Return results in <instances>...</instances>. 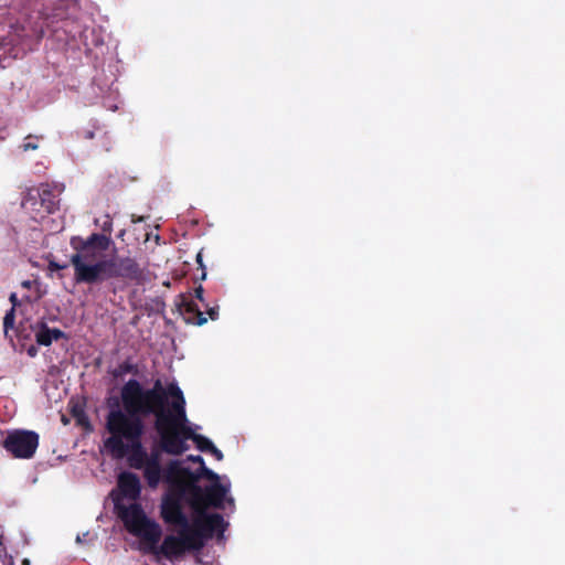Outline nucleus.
<instances>
[{"instance_id":"473e14b6","label":"nucleus","mask_w":565,"mask_h":565,"mask_svg":"<svg viewBox=\"0 0 565 565\" xmlns=\"http://www.w3.org/2000/svg\"><path fill=\"white\" fill-rule=\"evenodd\" d=\"M0 546H2V537L0 536Z\"/></svg>"},{"instance_id":"9b49d317","label":"nucleus","mask_w":565,"mask_h":565,"mask_svg":"<svg viewBox=\"0 0 565 565\" xmlns=\"http://www.w3.org/2000/svg\"><path fill=\"white\" fill-rule=\"evenodd\" d=\"M32 330L34 331L35 342L39 345L49 347L53 341L67 339V335L64 331L57 328L51 329L43 319L38 320L32 326Z\"/></svg>"},{"instance_id":"9d476101","label":"nucleus","mask_w":565,"mask_h":565,"mask_svg":"<svg viewBox=\"0 0 565 565\" xmlns=\"http://www.w3.org/2000/svg\"><path fill=\"white\" fill-rule=\"evenodd\" d=\"M228 492V487L223 486L220 482L212 483L206 486L203 489V498H202V509L206 510L209 507H213L215 509H223L224 501L227 500L228 503L233 504V498H226Z\"/></svg>"},{"instance_id":"0eeeda50","label":"nucleus","mask_w":565,"mask_h":565,"mask_svg":"<svg viewBox=\"0 0 565 565\" xmlns=\"http://www.w3.org/2000/svg\"><path fill=\"white\" fill-rule=\"evenodd\" d=\"M166 469L171 478H177L180 481V488L189 490V499H194L195 503L203 498V489L198 484L202 478L213 483L220 482L218 475L209 469L205 463L193 471L189 467H184L181 461L172 460Z\"/></svg>"},{"instance_id":"4468645a","label":"nucleus","mask_w":565,"mask_h":565,"mask_svg":"<svg viewBox=\"0 0 565 565\" xmlns=\"http://www.w3.org/2000/svg\"><path fill=\"white\" fill-rule=\"evenodd\" d=\"M35 192L40 194L42 205H44V213L52 214L60 206V190L52 189L49 184H41L40 188L35 189Z\"/></svg>"},{"instance_id":"20e7f679","label":"nucleus","mask_w":565,"mask_h":565,"mask_svg":"<svg viewBox=\"0 0 565 565\" xmlns=\"http://www.w3.org/2000/svg\"><path fill=\"white\" fill-rule=\"evenodd\" d=\"M189 503L194 511L192 524L188 521V526L182 530L186 534L188 539L192 544L193 551L201 550L204 546L205 541L212 539L214 533H224L226 523L218 513H206L202 509V500L195 503L194 499H189Z\"/></svg>"},{"instance_id":"a878e982","label":"nucleus","mask_w":565,"mask_h":565,"mask_svg":"<svg viewBox=\"0 0 565 565\" xmlns=\"http://www.w3.org/2000/svg\"><path fill=\"white\" fill-rule=\"evenodd\" d=\"M188 460H189V461H192V462H194V463H198V465H199V467H200V466H203V465L205 463V462H204V459H203L201 456H199V455H198V456L190 455V456H188Z\"/></svg>"},{"instance_id":"cd10ccee","label":"nucleus","mask_w":565,"mask_h":565,"mask_svg":"<svg viewBox=\"0 0 565 565\" xmlns=\"http://www.w3.org/2000/svg\"><path fill=\"white\" fill-rule=\"evenodd\" d=\"M9 300H10V302L12 303V307H11V308H14V309H15L18 306H20V301H19L18 296H17V294H15V292H12V294L10 295Z\"/></svg>"},{"instance_id":"5701e85b","label":"nucleus","mask_w":565,"mask_h":565,"mask_svg":"<svg viewBox=\"0 0 565 565\" xmlns=\"http://www.w3.org/2000/svg\"><path fill=\"white\" fill-rule=\"evenodd\" d=\"M22 150L23 151H29V150H36L39 148L38 143L36 142H33V141H25L22 146H21Z\"/></svg>"},{"instance_id":"f03ea898","label":"nucleus","mask_w":565,"mask_h":565,"mask_svg":"<svg viewBox=\"0 0 565 565\" xmlns=\"http://www.w3.org/2000/svg\"><path fill=\"white\" fill-rule=\"evenodd\" d=\"M111 222L103 225V233L88 237L72 236L70 245L74 250L70 263L74 269L76 284L98 285L109 279H122L142 284L147 279V265L131 256L100 258L111 243Z\"/></svg>"},{"instance_id":"412c9836","label":"nucleus","mask_w":565,"mask_h":565,"mask_svg":"<svg viewBox=\"0 0 565 565\" xmlns=\"http://www.w3.org/2000/svg\"><path fill=\"white\" fill-rule=\"evenodd\" d=\"M204 306L206 308V313H207L209 318L213 321L217 320L218 319V306L210 307L206 303Z\"/></svg>"},{"instance_id":"4be33fe9","label":"nucleus","mask_w":565,"mask_h":565,"mask_svg":"<svg viewBox=\"0 0 565 565\" xmlns=\"http://www.w3.org/2000/svg\"><path fill=\"white\" fill-rule=\"evenodd\" d=\"M196 263L199 264L200 268L202 269L201 279L203 280L206 277V271H205V266H204L203 259H202V250H200L196 254Z\"/></svg>"},{"instance_id":"dca6fc26","label":"nucleus","mask_w":565,"mask_h":565,"mask_svg":"<svg viewBox=\"0 0 565 565\" xmlns=\"http://www.w3.org/2000/svg\"><path fill=\"white\" fill-rule=\"evenodd\" d=\"M143 477L150 488H156L161 477L164 479V470H162L161 466H145L143 468Z\"/></svg>"},{"instance_id":"f257e3e1","label":"nucleus","mask_w":565,"mask_h":565,"mask_svg":"<svg viewBox=\"0 0 565 565\" xmlns=\"http://www.w3.org/2000/svg\"><path fill=\"white\" fill-rule=\"evenodd\" d=\"M122 408L110 409L106 416L105 428L109 437L105 448L116 458L128 456L130 467L142 469L147 465L148 452L142 445L146 431L145 418L153 416L157 420L167 403L161 380L151 387H145L138 380L130 379L120 390Z\"/></svg>"},{"instance_id":"39448f33","label":"nucleus","mask_w":565,"mask_h":565,"mask_svg":"<svg viewBox=\"0 0 565 565\" xmlns=\"http://www.w3.org/2000/svg\"><path fill=\"white\" fill-rule=\"evenodd\" d=\"M115 510L122 521L126 530L139 537L145 546L147 543H154L160 533V525L148 519L141 504L131 503L125 505L119 498L114 499Z\"/></svg>"},{"instance_id":"6e6552de","label":"nucleus","mask_w":565,"mask_h":565,"mask_svg":"<svg viewBox=\"0 0 565 565\" xmlns=\"http://www.w3.org/2000/svg\"><path fill=\"white\" fill-rule=\"evenodd\" d=\"M162 536V529L154 543H147L143 546L146 553L152 554L157 562L160 557H164L169 561L178 559L182 557L188 551H192V544L188 539L186 534L182 529L179 531V535H167L164 536L161 544H159Z\"/></svg>"},{"instance_id":"7c9ffc66","label":"nucleus","mask_w":565,"mask_h":565,"mask_svg":"<svg viewBox=\"0 0 565 565\" xmlns=\"http://www.w3.org/2000/svg\"><path fill=\"white\" fill-rule=\"evenodd\" d=\"M4 555H6V548L2 545V546H0V558H2V556H4Z\"/></svg>"},{"instance_id":"bb28decb","label":"nucleus","mask_w":565,"mask_h":565,"mask_svg":"<svg viewBox=\"0 0 565 565\" xmlns=\"http://www.w3.org/2000/svg\"><path fill=\"white\" fill-rule=\"evenodd\" d=\"M67 267V265L63 264H58L56 262H50L49 264V268L52 269V270H61V269H65Z\"/></svg>"},{"instance_id":"393cba45","label":"nucleus","mask_w":565,"mask_h":565,"mask_svg":"<svg viewBox=\"0 0 565 565\" xmlns=\"http://www.w3.org/2000/svg\"><path fill=\"white\" fill-rule=\"evenodd\" d=\"M203 292H204V289L202 286H199L198 288H195L194 290V294H195V298L201 301L203 305H205V301H204V297H203Z\"/></svg>"},{"instance_id":"c85d7f7f","label":"nucleus","mask_w":565,"mask_h":565,"mask_svg":"<svg viewBox=\"0 0 565 565\" xmlns=\"http://www.w3.org/2000/svg\"><path fill=\"white\" fill-rule=\"evenodd\" d=\"M82 137H83L84 139H88V140H90V139H93V138L95 137V131H94V130H84V131L82 132Z\"/></svg>"},{"instance_id":"a211bd4d","label":"nucleus","mask_w":565,"mask_h":565,"mask_svg":"<svg viewBox=\"0 0 565 565\" xmlns=\"http://www.w3.org/2000/svg\"><path fill=\"white\" fill-rule=\"evenodd\" d=\"M14 320H15V310H14V308H11L9 311H7V313L3 318V332L6 335H8L9 330L13 329Z\"/></svg>"},{"instance_id":"aec40b11","label":"nucleus","mask_w":565,"mask_h":565,"mask_svg":"<svg viewBox=\"0 0 565 565\" xmlns=\"http://www.w3.org/2000/svg\"><path fill=\"white\" fill-rule=\"evenodd\" d=\"M100 140L104 151L109 152L113 148V141L110 136L107 132H104Z\"/></svg>"},{"instance_id":"1a4fd4ad","label":"nucleus","mask_w":565,"mask_h":565,"mask_svg":"<svg viewBox=\"0 0 565 565\" xmlns=\"http://www.w3.org/2000/svg\"><path fill=\"white\" fill-rule=\"evenodd\" d=\"M2 446L14 458L29 459L39 446V435L32 430H14L8 434Z\"/></svg>"},{"instance_id":"b1692460","label":"nucleus","mask_w":565,"mask_h":565,"mask_svg":"<svg viewBox=\"0 0 565 565\" xmlns=\"http://www.w3.org/2000/svg\"><path fill=\"white\" fill-rule=\"evenodd\" d=\"M210 454L218 461L223 460L224 458L223 452L218 448H216L215 445L210 450Z\"/></svg>"},{"instance_id":"7ed1b4c3","label":"nucleus","mask_w":565,"mask_h":565,"mask_svg":"<svg viewBox=\"0 0 565 565\" xmlns=\"http://www.w3.org/2000/svg\"><path fill=\"white\" fill-rule=\"evenodd\" d=\"M167 396L163 412H160L153 427L159 436V445L162 451L173 456H180L189 449L188 440H192L196 448L203 452H210L214 444L205 436L196 434L186 415V402L181 388L171 383L163 385Z\"/></svg>"},{"instance_id":"2f4dec72","label":"nucleus","mask_w":565,"mask_h":565,"mask_svg":"<svg viewBox=\"0 0 565 565\" xmlns=\"http://www.w3.org/2000/svg\"><path fill=\"white\" fill-rule=\"evenodd\" d=\"M23 286H24V287H29V286H30V281H24V282H23Z\"/></svg>"},{"instance_id":"f3484780","label":"nucleus","mask_w":565,"mask_h":565,"mask_svg":"<svg viewBox=\"0 0 565 565\" xmlns=\"http://www.w3.org/2000/svg\"><path fill=\"white\" fill-rule=\"evenodd\" d=\"M129 373H132V374L137 373V366L134 363H131L130 361L122 362L116 369H114L111 371V375L115 379L122 377Z\"/></svg>"},{"instance_id":"c756f323","label":"nucleus","mask_w":565,"mask_h":565,"mask_svg":"<svg viewBox=\"0 0 565 565\" xmlns=\"http://www.w3.org/2000/svg\"><path fill=\"white\" fill-rule=\"evenodd\" d=\"M28 355L34 358L38 354V349L34 345H31L28 350Z\"/></svg>"},{"instance_id":"2eb2a0df","label":"nucleus","mask_w":565,"mask_h":565,"mask_svg":"<svg viewBox=\"0 0 565 565\" xmlns=\"http://www.w3.org/2000/svg\"><path fill=\"white\" fill-rule=\"evenodd\" d=\"M40 203H42L40 194L35 192V189H30L24 195L21 205L32 218L38 220L39 217L47 215L44 213V205Z\"/></svg>"},{"instance_id":"f8f14e48","label":"nucleus","mask_w":565,"mask_h":565,"mask_svg":"<svg viewBox=\"0 0 565 565\" xmlns=\"http://www.w3.org/2000/svg\"><path fill=\"white\" fill-rule=\"evenodd\" d=\"M118 489L122 498L132 501L137 500L141 493L139 477L134 472H121L118 477Z\"/></svg>"},{"instance_id":"423d86ee","label":"nucleus","mask_w":565,"mask_h":565,"mask_svg":"<svg viewBox=\"0 0 565 565\" xmlns=\"http://www.w3.org/2000/svg\"><path fill=\"white\" fill-rule=\"evenodd\" d=\"M164 481L169 484V491L162 499L160 515L168 525L186 527L189 519L183 511L182 502L184 499L189 501V490L180 488V481L177 478H171L167 469Z\"/></svg>"},{"instance_id":"6ab92c4d","label":"nucleus","mask_w":565,"mask_h":565,"mask_svg":"<svg viewBox=\"0 0 565 565\" xmlns=\"http://www.w3.org/2000/svg\"><path fill=\"white\" fill-rule=\"evenodd\" d=\"M161 455L158 450H152L148 454L147 465L146 466H161Z\"/></svg>"},{"instance_id":"ddd939ff","label":"nucleus","mask_w":565,"mask_h":565,"mask_svg":"<svg viewBox=\"0 0 565 565\" xmlns=\"http://www.w3.org/2000/svg\"><path fill=\"white\" fill-rule=\"evenodd\" d=\"M179 310L186 323L203 326L207 322L204 312L201 311L198 303L193 299L183 298L179 305Z\"/></svg>"}]
</instances>
